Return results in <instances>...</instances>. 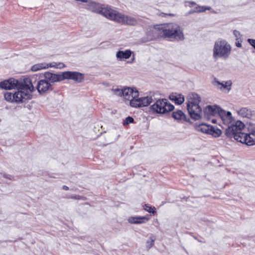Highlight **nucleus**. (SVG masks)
I'll use <instances>...</instances> for the list:
<instances>
[{"mask_svg": "<svg viewBox=\"0 0 255 255\" xmlns=\"http://www.w3.org/2000/svg\"><path fill=\"white\" fill-rule=\"evenodd\" d=\"M158 33L164 38H174L177 40L184 39L182 29L175 23H168L166 26L156 25Z\"/></svg>", "mask_w": 255, "mask_h": 255, "instance_id": "f257e3e1", "label": "nucleus"}, {"mask_svg": "<svg viewBox=\"0 0 255 255\" xmlns=\"http://www.w3.org/2000/svg\"><path fill=\"white\" fill-rule=\"evenodd\" d=\"M38 77L37 75H34L30 78H23L22 81L20 82L19 80L13 78H10L8 79L5 80L0 82V88L5 90H11L16 89L17 90H23L24 85L26 84H31V82L35 83L36 82V78Z\"/></svg>", "mask_w": 255, "mask_h": 255, "instance_id": "f03ea898", "label": "nucleus"}, {"mask_svg": "<svg viewBox=\"0 0 255 255\" xmlns=\"http://www.w3.org/2000/svg\"><path fill=\"white\" fill-rule=\"evenodd\" d=\"M201 98L197 94H192L190 100L187 104V109L191 118L195 121L202 118V110L199 106Z\"/></svg>", "mask_w": 255, "mask_h": 255, "instance_id": "7ed1b4c3", "label": "nucleus"}, {"mask_svg": "<svg viewBox=\"0 0 255 255\" xmlns=\"http://www.w3.org/2000/svg\"><path fill=\"white\" fill-rule=\"evenodd\" d=\"M34 82L31 84L24 85L23 90H18V91L13 93V103L25 102V101L32 98L31 93L34 90Z\"/></svg>", "mask_w": 255, "mask_h": 255, "instance_id": "20e7f679", "label": "nucleus"}, {"mask_svg": "<svg viewBox=\"0 0 255 255\" xmlns=\"http://www.w3.org/2000/svg\"><path fill=\"white\" fill-rule=\"evenodd\" d=\"M174 106L166 99H158L150 106V109L153 114H165L172 111Z\"/></svg>", "mask_w": 255, "mask_h": 255, "instance_id": "39448f33", "label": "nucleus"}, {"mask_svg": "<svg viewBox=\"0 0 255 255\" xmlns=\"http://www.w3.org/2000/svg\"><path fill=\"white\" fill-rule=\"evenodd\" d=\"M231 50V47L225 40L218 41L215 42L213 48V57L214 58L229 57Z\"/></svg>", "mask_w": 255, "mask_h": 255, "instance_id": "423d86ee", "label": "nucleus"}, {"mask_svg": "<svg viewBox=\"0 0 255 255\" xmlns=\"http://www.w3.org/2000/svg\"><path fill=\"white\" fill-rule=\"evenodd\" d=\"M86 3V9L93 12L101 14L109 19L111 17L113 9L111 8L108 7H103L99 3L92 0H88V2Z\"/></svg>", "mask_w": 255, "mask_h": 255, "instance_id": "0eeeda50", "label": "nucleus"}, {"mask_svg": "<svg viewBox=\"0 0 255 255\" xmlns=\"http://www.w3.org/2000/svg\"><path fill=\"white\" fill-rule=\"evenodd\" d=\"M110 19L127 25H134L137 23L136 20L133 17L126 16L115 10H113Z\"/></svg>", "mask_w": 255, "mask_h": 255, "instance_id": "6e6552de", "label": "nucleus"}, {"mask_svg": "<svg viewBox=\"0 0 255 255\" xmlns=\"http://www.w3.org/2000/svg\"><path fill=\"white\" fill-rule=\"evenodd\" d=\"M245 125L241 121H238L235 124L229 126L225 130V135L230 138L235 137V134L240 130H242L244 128Z\"/></svg>", "mask_w": 255, "mask_h": 255, "instance_id": "1a4fd4ad", "label": "nucleus"}, {"mask_svg": "<svg viewBox=\"0 0 255 255\" xmlns=\"http://www.w3.org/2000/svg\"><path fill=\"white\" fill-rule=\"evenodd\" d=\"M153 99L151 97H143L141 98H135L131 99L129 102L130 106L134 108H140L146 107L152 103Z\"/></svg>", "mask_w": 255, "mask_h": 255, "instance_id": "9d476101", "label": "nucleus"}, {"mask_svg": "<svg viewBox=\"0 0 255 255\" xmlns=\"http://www.w3.org/2000/svg\"><path fill=\"white\" fill-rule=\"evenodd\" d=\"M36 89L40 94L45 93L49 90H53V85L51 83L47 82L45 79L39 80L36 83Z\"/></svg>", "mask_w": 255, "mask_h": 255, "instance_id": "9b49d317", "label": "nucleus"}, {"mask_svg": "<svg viewBox=\"0 0 255 255\" xmlns=\"http://www.w3.org/2000/svg\"><path fill=\"white\" fill-rule=\"evenodd\" d=\"M64 80L71 79L77 83H81L84 80V75L75 71H66L63 72Z\"/></svg>", "mask_w": 255, "mask_h": 255, "instance_id": "f8f14e48", "label": "nucleus"}, {"mask_svg": "<svg viewBox=\"0 0 255 255\" xmlns=\"http://www.w3.org/2000/svg\"><path fill=\"white\" fill-rule=\"evenodd\" d=\"M43 77L47 82L53 83L60 82L64 80L63 72L62 74H54L49 72H46L43 74Z\"/></svg>", "mask_w": 255, "mask_h": 255, "instance_id": "ddd939ff", "label": "nucleus"}, {"mask_svg": "<svg viewBox=\"0 0 255 255\" xmlns=\"http://www.w3.org/2000/svg\"><path fill=\"white\" fill-rule=\"evenodd\" d=\"M222 109L217 105H208L205 108L204 113L205 116L208 117L209 116H215L219 115L220 110Z\"/></svg>", "mask_w": 255, "mask_h": 255, "instance_id": "4468645a", "label": "nucleus"}, {"mask_svg": "<svg viewBox=\"0 0 255 255\" xmlns=\"http://www.w3.org/2000/svg\"><path fill=\"white\" fill-rule=\"evenodd\" d=\"M139 96L138 91L136 89H133L129 87H125L123 89V96L127 100L130 101V98L135 99Z\"/></svg>", "mask_w": 255, "mask_h": 255, "instance_id": "2eb2a0df", "label": "nucleus"}, {"mask_svg": "<svg viewBox=\"0 0 255 255\" xmlns=\"http://www.w3.org/2000/svg\"><path fill=\"white\" fill-rule=\"evenodd\" d=\"M219 116L221 119L223 124L225 125H228L231 123L233 121L232 113L229 111L226 112L225 110L222 109L220 110V113Z\"/></svg>", "mask_w": 255, "mask_h": 255, "instance_id": "dca6fc26", "label": "nucleus"}, {"mask_svg": "<svg viewBox=\"0 0 255 255\" xmlns=\"http://www.w3.org/2000/svg\"><path fill=\"white\" fill-rule=\"evenodd\" d=\"M149 219L148 215L145 216L130 217L128 219V222L130 224H139L144 223Z\"/></svg>", "mask_w": 255, "mask_h": 255, "instance_id": "f3484780", "label": "nucleus"}, {"mask_svg": "<svg viewBox=\"0 0 255 255\" xmlns=\"http://www.w3.org/2000/svg\"><path fill=\"white\" fill-rule=\"evenodd\" d=\"M172 117L176 120L183 121L186 122H190V119L187 118L184 113L180 110L173 112L172 113Z\"/></svg>", "mask_w": 255, "mask_h": 255, "instance_id": "a211bd4d", "label": "nucleus"}, {"mask_svg": "<svg viewBox=\"0 0 255 255\" xmlns=\"http://www.w3.org/2000/svg\"><path fill=\"white\" fill-rule=\"evenodd\" d=\"M214 83L217 87L220 89L222 90L223 89H227L229 91L231 89V86L232 85V82L229 80L225 82V84L223 83H221L216 78L214 79Z\"/></svg>", "mask_w": 255, "mask_h": 255, "instance_id": "6ab92c4d", "label": "nucleus"}, {"mask_svg": "<svg viewBox=\"0 0 255 255\" xmlns=\"http://www.w3.org/2000/svg\"><path fill=\"white\" fill-rule=\"evenodd\" d=\"M169 99L175 102L176 104L180 105L184 103L185 99L183 95L182 94H176L172 93L170 95Z\"/></svg>", "mask_w": 255, "mask_h": 255, "instance_id": "aec40b11", "label": "nucleus"}, {"mask_svg": "<svg viewBox=\"0 0 255 255\" xmlns=\"http://www.w3.org/2000/svg\"><path fill=\"white\" fill-rule=\"evenodd\" d=\"M55 67V65H52L51 63L49 64H46L45 63H38L34 64L31 68V70L33 72H36L38 70L46 69L48 67Z\"/></svg>", "mask_w": 255, "mask_h": 255, "instance_id": "412c9836", "label": "nucleus"}, {"mask_svg": "<svg viewBox=\"0 0 255 255\" xmlns=\"http://www.w3.org/2000/svg\"><path fill=\"white\" fill-rule=\"evenodd\" d=\"M247 141L246 144L248 145H253L255 144V127L250 133H246Z\"/></svg>", "mask_w": 255, "mask_h": 255, "instance_id": "4be33fe9", "label": "nucleus"}, {"mask_svg": "<svg viewBox=\"0 0 255 255\" xmlns=\"http://www.w3.org/2000/svg\"><path fill=\"white\" fill-rule=\"evenodd\" d=\"M210 125H208L204 123L195 125V129L198 131H201L208 134Z\"/></svg>", "mask_w": 255, "mask_h": 255, "instance_id": "5701e85b", "label": "nucleus"}, {"mask_svg": "<svg viewBox=\"0 0 255 255\" xmlns=\"http://www.w3.org/2000/svg\"><path fill=\"white\" fill-rule=\"evenodd\" d=\"M132 54V52L130 50H126V51L119 50L117 52L116 56L118 59H128Z\"/></svg>", "mask_w": 255, "mask_h": 255, "instance_id": "b1692460", "label": "nucleus"}, {"mask_svg": "<svg viewBox=\"0 0 255 255\" xmlns=\"http://www.w3.org/2000/svg\"><path fill=\"white\" fill-rule=\"evenodd\" d=\"M247 134L246 133L243 132L242 130H240L235 134L234 139L238 142L246 144L247 141Z\"/></svg>", "mask_w": 255, "mask_h": 255, "instance_id": "393cba45", "label": "nucleus"}, {"mask_svg": "<svg viewBox=\"0 0 255 255\" xmlns=\"http://www.w3.org/2000/svg\"><path fill=\"white\" fill-rule=\"evenodd\" d=\"M221 133L222 131L220 129L210 126L208 134H211L214 137H218L221 135Z\"/></svg>", "mask_w": 255, "mask_h": 255, "instance_id": "a878e982", "label": "nucleus"}, {"mask_svg": "<svg viewBox=\"0 0 255 255\" xmlns=\"http://www.w3.org/2000/svg\"><path fill=\"white\" fill-rule=\"evenodd\" d=\"M238 112L243 117L250 118L252 116L251 111L246 108H241Z\"/></svg>", "mask_w": 255, "mask_h": 255, "instance_id": "bb28decb", "label": "nucleus"}, {"mask_svg": "<svg viewBox=\"0 0 255 255\" xmlns=\"http://www.w3.org/2000/svg\"><path fill=\"white\" fill-rule=\"evenodd\" d=\"M211 7L210 6H197L193 10L195 11V12H204L206 10H210Z\"/></svg>", "mask_w": 255, "mask_h": 255, "instance_id": "cd10ccee", "label": "nucleus"}, {"mask_svg": "<svg viewBox=\"0 0 255 255\" xmlns=\"http://www.w3.org/2000/svg\"><path fill=\"white\" fill-rule=\"evenodd\" d=\"M144 209L149 213L154 214L156 209L154 207L149 206L148 204H145Z\"/></svg>", "mask_w": 255, "mask_h": 255, "instance_id": "c85d7f7f", "label": "nucleus"}, {"mask_svg": "<svg viewBox=\"0 0 255 255\" xmlns=\"http://www.w3.org/2000/svg\"><path fill=\"white\" fill-rule=\"evenodd\" d=\"M13 93L6 92L4 94V99L8 102L13 103Z\"/></svg>", "mask_w": 255, "mask_h": 255, "instance_id": "c756f323", "label": "nucleus"}, {"mask_svg": "<svg viewBox=\"0 0 255 255\" xmlns=\"http://www.w3.org/2000/svg\"><path fill=\"white\" fill-rule=\"evenodd\" d=\"M112 90L115 95H117L118 96H120V97L123 96V89H119V88L115 89H112Z\"/></svg>", "mask_w": 255, "mask_h": 255, "instance_id": "7c9ffc66", "label": "nucleus"}, {"mask_svg": "<svg viewBox=\"0 0 255 255\" xmlns=\"http://www.w3.org/2000/svg\"><path fill=\"white\" fill-rule=\"evenodd\" d=\"M134 122V119L131 117L128 116L126 118L124 121L123 125L124 126L128 125L129 124L133 123Z\"/></svg>", "mask_w": 255, "mask_h": 255, "instance_id": "2f4dec72", "label": "nucleus"}, {"mask_svg": "<svg viewBox=\"0 0 255 255\" xmlns=\"http://www.w3.org/2000/svg\"><path fill=\"white\" fill-rule=\"evenodd\" d=\"M154 243V239L150 238L149 240H147L146 243V248L147 249H149L150 248H151L153 246Z\"/></svg>", "mask_w": 255, "mask_h": 255, "instance_id": "473e14b6", "label": "nucleus"}, {"mask_svg": "<svg viewBox=\"0 0 255 255\" xmlns=\"http://www.w3.org/2000/svg\"><path fill=\"white\" fill-rule=\"evenodd\" d=\"M248 42L255 49V39L249 38L248 39Z\"/></svg>", "mask_w": 255, "mask_h": 255, "instance_id": "72a5a7b5", "label": "nucleus"}, {"mask_svg": "<svg viewBox=\"0 0 255 255\" xmlns=\"http://www.w3.org/2000/svg\"><path fill=\"white\" fill-rule=\"evenodd\" d=\"M233 33H234V35H235V36L237 38L236 40H238L239 37L241 35L240 32L237 30H235L233 32Z\"/></svg>", "mask_w": 255, "mask_h": 255, "instance_id": "f704fd0d", "label": "nucleus"}, {"mask_svg": "<svg viewBox=\"0 0 255 255\" xmlns=\"http://www.w3.org/2000/svg\"><path fill=\"white\" fill-rule=\"evenodd\" d=\"M71 198L72 199H74L79 200V199H82L83 197L82 196H80V195H74V196H72L71 197Z\"/></svg>", "mask_w": 255, "mask_h": 255, "instance_id": "c9c22d12", "label": "nucleus"}, {"mask_svg": "<svg viewBox=\"0 0 255 255\" xmlns=\"http://www.w3.org/2000/svg\"><path fill=\"white\" fill-rule=\"evenodd\" d=\"M4 177L10 180H13V177L10 175H4Z\"/></svg>", "mask_w": 255, "mask_h": 255, "instance_id": "e433bc0d", "label": "nucleus"}, {"mask_svg": "<svg viewBox=\"0 0 255 255\" xmlns=\"http://www.w3.org/2000/svg\"><path fill=\"white\" fill-rule=\"evenodd\" d=\"M236 46L238 47H241L242 45L241 42L237 41L236 42Z\"/></svg>", "mask_w": 255, "mask_h": 255, "instance_id": "4c0bfd02", "label": "nucleus"}, {"mask_svg": "<svg viewBox=\"0 0 255 255\" xmlns=\"http://www.w3.org/2000/svg\"><path fill=\"white\" fill-rule=\"evenodd\" d=\"M62 189L64 190H69V187L66 185H63L62 186Z\"/></svg>", "mask_w": 255, "mask_h": 255, "instance_id": "58836bf2", "label": "nucleus"}, {"mask_svg": "<svg viewBox=\"0 0 255 255\" xmlns=\"http://www.w3.org/2000/svg\"><path fill=\"white\" fill-rule=\"evenodd\" d=\"M195 11L193 9H191L190 10L189 12H188V14H192L193 13H195Z\"/></svg>", "mask_w": 255, "mask_h": 255, "instance_id": "ea45409f", "label": "nucleus"}, {"mask_svg": "<svg viewBox=\"0 0 255 255\" xmlns=\"http://www.w3.org/2000/svg\"><path fill=\"white\" fill-rule=\"evenodd\" d=\"M189 3H191V4H194V5L196 4V2H194V1H189Z\"/></svg>", "mask_w": 255, "mask_h": 255, "instance_id": "a19ab883", "label": "nucleus"}, {"mask_svg": "<svg viewBox=\"0 0 255 255\" xmlns=\"http://www.w3.org/2000/svg\"><path fill=\"white\" fill-rule=\"evenodd\" d=\"M212 123H216V120H214V119H213V120H212Z\"/></svg>", "mask_w": 255, "mask_h": 255, "instance_id": "79ce46f5", "label": "nucleus"}]
</instances>
